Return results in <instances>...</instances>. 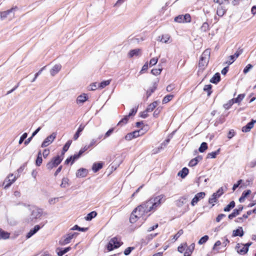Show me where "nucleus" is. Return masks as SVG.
<instances>
[{"label": "nucleus", "instance_id": "1", "mask_svg": "<svg viewBox=\"0 0 256 256\" xmlns=\"http://www.w3.org/2000/svg\"><path fill=\"white\" fill-rule=\"evenodd\" d=\"M164 194L153 196L142 203L132 211L130 218V222L134 224L138 220V218L143 217L148 212L156 210L164 202Z\"/></svg>", "mask_w": 256, "mask_h": 256}, {"label": "nucleus", "instance_id": "2", "mask_svg": "<svg viewBox=\"0 0 256 256\" xmlns=\"http://www.w3.org/2000/svg\"><path fill=\"white\" fill-rule=\"evenodd\" d=\"M210 54V49H206L202 54L198 62V66L202 70H204L208 66Z\"/></svg>", "mask_w": 256, "mask_h": 256}, {"label": "nucleus", "instance_id": "3", "mask_svg": "<svg viewBox=\"0 0 256 256\" xmlns=\"http://www.w3.org/2000/svg\"><path fill=\"white\" fill-rule=\"evenodd\" d=\"M63 160L62 156H56L52 158L46 164V168L50 170L52 168L57 167L62 162Z\"/></svg>", "mask_w": 256, "mask_h": 256}, {"label": "nucleus", "instance_id": "4", "mask_svg": "<svg viewBox=\"0 0 256 256\" xmlns=\"http://www.w3.org/2000/svg\"><path fill=\"white\" fill-rule=\"evenodd\" d=\"M122 242H120V238L117 237H114L110 239L107 245V249L108 251H112L114 248H117L120 246Z\"/></svg>", "mask_w": 256, "mask_h": 256}, {"label": "nucleus", "instance_id": "5", "mask_svg": "<svg viewBox=\"0 0 256 256\" xmlns=\"http://www.w3.org/2000/svg\"><path fill=\"white\" fill-rule=\"evenodd\" d=\"M78 234L76 232H69L61 238L59 242L60 244L64 246L69 244L74 236H76Z\"/></svg>", "mask_w": 256, "mask_h": 256}, {"label": "nucleus", "instance_id": "6", "mask_svg": "<svg viewBox=\"0 0 256 256\" xmlns=\"http://www.w3.org/2000/svg\"><path fill=\"white\" fill-rule=\"evenodd\" d=\"M16 8H12L8 10L0 12V16L2 20H4L6 18H9L10 20L12 19L14 16V12Z\"/></svg>", "mask_w": 256, "mask_h": 256}, {"label": "nucleus", "instance_id": "7", "mask_svg": "<svg viewBox=\"0 0 256 256\" xmlns=\"http://www.w3.org/2000/svg\"><path fill=\"white\" fill-rule=\"evenodd\" d=\"M223 194L222 188H221L218 190L214 192L210 198L208 200V202L212 204V206L214 205V203L216 202L217 199L219 198Z\"/></svg>", "mask_w": 256, "mask_h": 256}, {"label": "nucleus", "instance_id": "8", "mask_svg": "<svg viewBox=\"0 0 256 256\" xmlns=\"http://www.w3.org/2000/svg\"><path fill=\"white\" fill-rule=\"evenodd\" d=\"M56 136V134L52 133L50 135L46 138L41 144L42 148H46L50 144L55 140Z\"/></svg>", "mask_w": 256, "mask_h": 256}, {"label": "nucleus", "instance_id": "9", "mask_svg": "<svg viewBox=\"0 0 256 256\" xmlns=\"http://www.w3.org/2000/svg\"><path fill=\"white\" fill-rule=\"evenodd\" d=\"M16 178L12 174H10L4 180L3 185L5 189L9 188L16 180Z\"/></svg>", "mask_w": 256, "mask_h": 256}, {"label": "nucleus", "instance_id": "10", "mask_svg": "<svg viewBox=\"0 0 256 256\" xmlns=\"http://www.w3.org/2000/svg\"><path fill=\"white\" fill-rule=\"evenodd\" d=\"M140 132L141 130H138L130 132L125 136L124 138L126 140L129 141L133 138H138L143 134V133L140 134Z\"/></svg>", "mask_w": 256, "mask_h": 256}, {"label": "nucleus", "instance_id": "11", "mask_svg": "<svg viewBox=\"0 0 256 256\" xmlns=\"http://www.w3.org/2000/svg\"><path fill=\"white\" fill-rule=\"evenodd\" d=\"M42 214V210L41 208H36L32 212L31 218L32 220H36L40 218Z\"/></svg>", "mask_w": 256, "mask_h": 256}, {"label": "nucleus", "instance_id": "12", "mask_svg": "<svg viewBox=\"0 0 256 256\" xmlns=\"http://www.w3.org/2000/svg\"><path fill=\"white\" fill-rule=\"evenodd\" d=\"M206 194L204 192H200L196 194L192 198L191 202V204L192 206H194L200 200L204 198Z\"/></svg>", "mask_w": 256, "mask_h": 256}, {"label": "nucleus", "instance_id": "13", "mask_svg": "<svg viewBox=\"0 0 256 256\" xmlns=\"http://www.w3.org/2000/svg\"><path fill=\"white\" fill-rule=\"evenodd\" d=\"M188 198V196H181L176 200L175 204L178 207L180 208L186 203Z\"/></svg>", "mask_w": 256, "mask_h": 256}, {"label": "nucleus", "instance_id": "14", "mask_svg": "<svg viewBox=\"0 0 256 256\" xmlns=\"http://www.w3.org/2000/svg\"><path fill=\"white\" fill-rule=\"evenodd\" d=\"M256 122V120H252L242 128V131L244 132H249L250 130L254 127V124Z\"/></svg>", "mask_w": 256, "mask_h": 256}, {"label": "nucleus", "instance_id": "15", "mask_svg": "<svg viewBox=\"0 0 256 256\" xmlns=\"http://www.w3.org/2000/svg\"><path fill=\"white\" fill-rule=\"evenodd\" d=\"M141 50L140 48H136L130 50L128 53L129 58H132L134 56H138L140 54Z\"/></svg>", "mask_w": 256, "mask_h": 256}, {"label": "nucleus", "instance_id": "16", "mask_svg": "<svg viewBox=\"0 0 256 256\" xmlns=\"http://www.w3.org/2000/svg\"><path fill=\"white\" fill-rule=\"evenodd\" d=\"M88 174V171L86 169L84 168H80L78 170L76 176L78 178H84Z\"/></svg>", "mask_w": 256, "mask_h": 256}, {"label": "nucleus", "instance_id": "17", "mask_svg": "<svg viewBox=\"0 0 256 256\" xmlns=\"http://www.w3.org/2000/svg\"><path fill=\"white\" fill-rule=\"evenodd\" d=\"M202 156H198L190 160L188 164V166L190 167L196 166L199 162L202 160Z\"/></svg>", "mask_w": 256, "mask_h": 256}, {"label": "nucleus", "instance_id": "18", "mask_svg": "<svg viewBox=\"0 0 256 256\" xmlns=\"http://www.w3.org/2000/svg\"><path fill=\"white\" fill-rule=\"evenodd\" d=\"M195 244L194 243L188 246H187L186 252L184 254V256H191V254L194 250Z\"/></svg>", "mask_w": 256, "mask_h": 256}, {"label": "nucleus", "instance_id": "19", "mask_svg": "<svg viewBox=\"0 0 256 256\" xmlns=\"http://www.w3.org/2000/svg\"><path fill=\"white\" fill-rule=\"evenodd\" d=\"M41 226L39 225H36L34 227L30 230V231L27 234L26 236V238H29L31 236H32L34 234H35L40 228Z\"/></svg>", "mask_w": 256, "mask_h": 256}, {"label": "nucleus", "instance_id": "20", "mask_svg": "<svg viewBox=\"0 0 256 256\" xmlns=\"http://www.w3.org/2000/svg\"><path fill=\"white\" fill-rule=\"evenodd\" d=\"M236 250L237 252L241 254H244L248 252V248H244V246L242 248H240V244H238L236 246Z\"/></svg>", "mask_w": 256, "mask_h": 256}, {"label": "nucleus", "instance_id": "21", "mask_svg": "<svg viewBox=\"0 0 256 256\" xmlns=\"http://www.w3.org/2000/svg\"><path fill=\"white\" fill-rule=\"evenodd\" d=\"M244 234V232L243 230L242 227H239L236 230H234L232 232V236H239L242 237L243 236Z\"/></svg>", "mask_w": 256, "mask_h": 256}, {"label": "nucleus", "instance_id": "22", "mask_svg": "<svg viewBox=\"0 0 256 256\" xmlns=\"http://www.w3.org/2000/svg\"><path fill=\"white\" fill-rule=\"evenodd\" d=\"M88 97L86 96V94H81V95L78 96V97L77 98V99H76V103L78 104H83L86 101L88 100Z\"/></svg>", "mask_w": 256, "mask_h": 256}, {"label": "nucleus", "instance_id": "23", "mask_svg": "<svg viewBox=\"0 0 256 256\" xmlns=\"http://www.w3.org/2000/svg\"><path fill=\"white\" fill-rule=\"evenodd\" d=\"M62 66L60 64H56L50 70V72L52 76H54L60 70Z\"/></svg>", "mask_w": 256, "mask_h": 256}, {"label": "nucleus", "instance_id": "24", "mask_svg": "<svg viewBox=\"0 0 256 256\" xmlns=\"http://www.w3.org/2000/svg\"><path fill=\"white\" fill-rule=\"evenodd\" d=\"M84 128H85V125H84L82 124H80L73 138L74 140H76L78 138V137L80 136V132L84 130Z\"/></svg>", "mask_w": 256, "mask_h": 256}, {"label": "nucleus", "instance_id": "25", "mask_svg": "<svg viewBox=\"0 0 256 256\" xmlns=\"http://www.w3.org/2000/svg\"><path fill=\"white\" fill-rule=\"evenodd\" d=\"M158 86V83L156 82H154L153 84V86L152 87L150 88L148 90L146 91V96L147 98L150 97V95L155 91V90L156 89Z\"/></svg>", "mask_w": 256, "mask_h": 256}, {"label": "nucleus", "instance_id": "26", "mask_svg": "<svg viewBox=\"0 0 256 256\" xmlns=\"http://www.w3.org/2000/svg\"><path fill=\"white\" fill-rule=\"evenodd\" d=\"M226 12V8L222 5H219L217 8L216 14L219 16H222Z\"/></svg>", "mask_w": 256, "mask_h": 256}, {"label": "nucleus", "instance_id": "27", "mask_svg": "<svg viewBox=\"0 0 256 256\" xmlns=\"http://www.w3.org/2000/svg\"><path fill=\"white\" fill-rule=\"evenodd\" d=\"M220 80V76L218 72H217L214 74V76L212 77V78L210 80V82L216 84H218Z\"/></svg>", "mask_w": 256, "mask_h": 256}, {"label": "nucleus", "instance_id": "28", "mask_svg": "<svg viewBox=\"0 0 256 256\" xmlns=\"http://www.w3.org/2000/svg\"><path fill=\"white\" fill-rule=\"evenodd\" d=\"M102 162H95L92 165V170L94 172H96L102 168Z\"/></svg>", "mask_w": 256, "mask_h": 256}, {"label": "nucleus", "instance_id": "29", "mask_svg": "<svg viewBox=\"0 0 256 256\" xmlns=\"http://www.w3.org/2000/svg\"><path fill=\"white\" fill-rule=\"evenodd\" d=\"M188 169L186 168H184L181 170H180L178 175L180 176L182 178H184L188 174Z\"/></svg>", "mask_w": 256, "mask_h": 256}, {"label": "nucleus", "instance_id": "30", "mask_svg": "<svg viewBox=\"0 0 256 256\" xmlns=\"http://www.w3.org/2000/svg\"><path fill=\"white\" fill-rule=\"evenodd\" d=\"M158 106L157 102L155 101L149 104L146 110L148 112H152Z\"/></svg>", "mask_w": 256, "mask_h": 256}, {"label": "nucleus", "instance_id": "31", "mask_svg": "<svg viewBox=\"0 0 256 256\" xmlns=\"http://www.w3.org/2000/svg\"><path fill=\"white\" fill-rule=\"evenodd\" d=\"M10 237V233L3 230L0 228V239H7Z\"/></svg>", "mask_w": 256, "mask_h": 256}, {"label": "nucleus", "instance_id": "32", "mask_svg": "<svg viewBox=\"0 0 256 256\" xmlns=\"http://www.w3.org/2000/svg\"><path fill=\"white\" fill-rule=\"evenodd\" d=\"M235 206V202L232 201L230 203L227 205L224 209V212H230L232 208Z\"/></svg>", "mask_w": 256, "mask_h": 256}, {"label": "nucleus", "instance_id": "33", "mask_svg": "<svg viewBox=\"0 0 256 256\" xmlns=\"http://www.w3.org/2000/svg\"><path fill=\"white\" fill-rule=\"evenodd\" d=\"M96 215V212L95 211H92L87 214L86 216V220L88 221L90 220H92V218H95Z\"/></svg>", "mask_w": 256, "mask_h": 256}, {"label": "nucleus", "instance_id": "34", "mask_svg": "<svg viewBox=\"0 0 256 256\" xmlns=\"http://www.w3.org/2000/svg\"><path fill=\"white\" fill-rule=\"evenodd\" d=\"M245 96L244 94H239L237 98H232V100H233L234 103H238L239 104L240 102H241L242 100L244 98Z\"/></svg>", "mask_w": 256, "mask_h": 256}, {"label": "nucleus", "instance_id": "35", "mask_svg": "<svg viewBox=\"0 0 256 256\" xmlns=\"http://www.w3.org/2000/svg\"><path fill=\"white\" fill-rule=\"evenodd\" d=\"M110 80H106L98 84V88L100 89L105 88L106 86L110 84Z\"/></svg>", "mask_w": 256, "mask_h": 256}, {"label": "nucleus", "instance_id": "36", "mask_svg": "<svg viewBox=\"0 0 256 256\" xmlns=\"http://www.w3.org/2000/svg\"><path fill=\"white\" fill-rule=\"evenodd\" d=\"M69 180L66 178H64L62 179V183L60 184V187L65 188L69 186L68 184Z\"/></svg>", "mask_w": 256, "mask_h": 256}, {"label": "nucleus", "instance_id": "37", "mask_svg": "<svg viewBox=\"0 0 256 256\" xmlns=\"http://www.w3.org/2000/svg\"><path fill=\"white\" fill-rule=\"evenodd\" d=\"M71 249L70 247L66 248L64 249L60 250L57 252V254L58 256H62L66 252H68Z\"/></svg>", "mask_w": 256, "mask_h": 256}, {"label": "nucleus", "instance_id": "38", "mask_svg": "<svg viewBox=\"0 0 256 256\" xmlns=\"http://www.w3.org/2000/svg\"><path fill=\"white\" fill-rule=\"evenodd\" d=\"M173 98H174L173 94H168V95L166 96L162 100V103L163 104L168 103V102L170 101Z\"/></svg>", "mask_w": 256, "mask_h": 256}, {"label": "nucleus", "instance_id": "39", "mask_svg": "<svg viewBox=\"0 0 256 256\" xmlns=\"http://www.w3.org/2000/svg\"><path fill=\"white\" fill-rule=\"evenodd\" d=\"M187 247V244L186 242H184L178 248V250L180 253H182L186 250V248Z\"/></svg>", "mask_w": 256, "mask_h": 256}, {"label": "nucleus", "instance_id": "40", "mask_svg": "<svg viewBox=\"0 0 256 256\" xmlns=\"http://www.w3.org/2000/svg\"><path fill=\"white\" fill-rule=\"evenodd\" d=\"M71 230H78L81 232H86L88 230V228H80L78 225L74 226L71 229Z\"/></svg>", "mask_w": 256, "mask_h": 256}, {"label": "nucleus", "instance_id": "41", "mask_svg": "<svg viewBox=\"0 0 256 256\" xmlns=\"http://www.w3.org/2000/svg\"><path fill=\"white\" fill-rule=\"evenodd\" d=\"M212 85L211 84H207V85H205L204 88V90L205 91V92H208V96H209L212 92L211 90V89H212Z\"/></svg>", "mask_w": 256, "mask_h": 256}, {"label": "nucleus", "instance_id": "42", "mask_svg": "<svg viewBox=\"0 0 256 256\" xmlns=\"http://www.w3.org/2000/svg\"><path fill=\"white\" fill-rule=\"evenodd\" d=\"M208 148L207 144L205 142H203L201 144L200 147L199 148V151L200 152H204Z\"/></svg>", "mask_w": 256, "mask_h": 256}, {"label": "nucleus", "instance_id": "43", "mask_svg": "<svg viewBox=\"0 0 256 256\" xmlns=\"http://www.w3.org/2000/svg\"><path fill=\"white\" fill-rule=\"evenodd\" d=\"M219 152H220V149L216 151L210 152V153L208 154V158H214L216 157V155L218 154Z\"/></svg>", "mask_w": 256, "mask_h": 256}, {"label": "nucleus", "instance_id": "44", "mask_svg": "<svg viewBox=\"0 0 256 256\" xmlns=\"http://www.w3.org/2000/svg\"><path fill=\"white\" fill-rule=\"evenodd\" d=\"M208 240V236L206 235L200 238V240L198 242V244H202L206 243Z\"/></svg>", "mask_w": 256, "mask_h": 256}, {"label": "nucleus", "instance_id": "45", "mask_svg": "<svg viewBox=\"0 0 256 256\" xmlns=\"http://www.w3.org/2000/svg\"><path fill=\"white\" fill-rule=\"evenodd\" d=\"M201 30L204 32H206L209 30V24L208 23L205 22L203 23L200 27Z\"/></svg>", "mask_w": 256, "mask_h": 256}, {"label": "nucleus", "instance_id": "46", "mask_svg": "<svg viewBox=\"0 0 256 256\" xmlns=\"http://www.w3.org/2000/svg\"><path fill=\"white\" fill-rule=\"evenodd\" d=\"M129 118L130 117L128 116H126L124 118L122 119L121 120L118 122V125L122 126L126 124L128 122Z\"/></svg>", "mask_w": 256, "mask_h": 256}, {"label": "nucleus", "instance_id": "47", "mask_svg": "<svg viewBox=\"0 0 256 256\" xmlns=\"http://www.w3.org/2000/svg\"><path fill=\"white\" fill-rule=\"evenodd\" d=\"M234 104V102L233 100H232V99H231L226 104H224V108L226 110H228L230 108V107L232 106Z\"/></svg>", "mask_w": 256, "mask_h": 256}, {"label": "nucleus", "instance_id": "48", "mask_svg": "<svg viewBox=\"0 0 256 256\" xmlns=\"http://www.w3.org/2000/svg\"><path fill=\"white\" fill-rule=\"evenodd\" d=\"M72 140H68L66 142V144L64 145V147H63V151H64V152H66V151H68V150L70 146L72 144Z\"/></svg>", "mask_w": 256, "mask_h": 256}, {"label": "nucleus", "instance_id": "49", "mask_svg": "<svg viewBox=\"0 0 256 256\" xmlns=\"http://www.w3.org/2000/svg\"><path fill=\"white\" fill-rule=\"evenodd\" d=\"M162 70V68L152 69L151 72L154 76L160 74Z\"/></svg>", "mask_w": 256, "mask_h": 256}, {"label": "nucleus", "instance_id": "50", "mask_svg": "<svg viewBox=\"0 0 256 256\" xmlns=\"http://www.w3.org/2000/svg\"><path fill=\"white\" fill-rule=\"evenodd\" d=\"M174 21L177 22H184L183 15H179L174 18Z\"/></svg>", "mask_w": 256, "mask_h": 256}, {"label": "nucleus", "instance_id": "51", "mask_svg": "<svg viewBox=\"0 0 256 256\" xmlns=\"http://www.w3.org/2000/svg\"><path fill=\"white\" fill-rule=\"evenodd\" d=\"M184 22H190L191 21V16L190 14L183 15Z\"/></svg>", "mask_w": 256, "mask_h": 256}, {"label": "nucleus", "instance_id": "52", "mask_svg": "<svg viewBox=\"0 0 256 256\" xmlns=\"http://www.w3.org/2000/svg\"><path fill=\"white\" fill-rule=\"evenodd\" d=\"M170 36L168 34L162 35L160 41L164 43L168 42L170 39Z\"/></svg>", "mask_w": 256, "mask_h": 256}, {"label": "nucleus", "instance_id": "53", "mask_svg": "<svg viewBox=\"0 0 256 256\" xmlns=\"http://www.w3.org/2000/svg\"><path fill=\"white\" fill-rule=\"evenodd\" d=\"M81 155L82 154H80V152H78V154H75L74 156H70L71 158H72V164L75 162V160H78L81 156Z\"/></svg>", "mask_w": 256, "mask_h": 256}, {"label": "nucleus", "instance_id": "54", "mask_svg": "<svg viewBox=\"0 0 256 256\" xmlns=\"http://www.w3.org/2000/svg\"><path fill=\"white\" fill-rule=\"evenodd\" d=\"M253 67L252 65L251 64H248L244 68L243 70V72L244 74H247L250 70Z\"/></svg>", "mask_w": 256, "mask_h": 256}, {"label": "nucleus", "instance_id": "55", "mask_svg": "<svg viewBox=\"0 0 256 256\" xmlns=\"http://www.w3.org/2000/svg\"><path fill=\"white\" fill-rule=\"evenodd\" d=\"M114 130V128H110L104 135V139H105L108 137H109L112 134Z\"/></svg>", "mask_w": 256, "mask_h": 256}, {"label": "nucleus", "instance_id": "56", "mask_svg": "<svg viewBox=\"0 0 256 256\" xmlns=\"http://www.w3.org/2000/svg\"><path fill=\"white\" fill-rule=\"evenodd\" d=\"M137 110H138V107H134V108H133L130 112L129 113V114L128 115L129 117L130 116H134L136 114V113L137 112Z\"/></svg>", "mask_w": 256, "mask_h": 256}, {"label": "nucleus", "instance_id": "57", "mask_svg": "<svg viewBox=\"0 0 256 256\" xmlns=\"http://www.w3.org/2000/svg\"><path fill=\"white\" fill-rule=\"evenodd\" d=\"M58 200H59L58 198H52L48 200V202L50 204H54L56 202H58Z\"/></svg>", "mask_w": 256, "mask_h": 256}, {"label": "nucleus", "instance_id": "58", "mask_svg": "<svg viewBox=\"0 0 256 256\" xmlns=\"http://www.w3.org/2000/svg\"><path fill=\"white\" fill-rule=\"evenodd\" d=\"M134 249V247H128L124 251V254L126 256H128L130 254L131 252Z\"/></svg>", "mask_w": 256, "mask_h": 256}, {"label": "nucleus", "instance_id": "59", "mask_svg": "<svg viewBox=\"0 0 256 256\" xmlns=\"http://www.w3.org/2000/svg\"><path fill=\"white\" fill-rule=\"evenodd\" d=\"M183 230H179L178 232L174 236V238L175 240H178V238L181 236L183 234Z\"/></svg>", "mask_w": 256, "mask_h": 256}, {"label": "nucleus", "instance_id": "60", "mask_svg": "<svg viewBox=\"0 0 256 256\" xmlns=\"http://www.w3.org/2000/svg\"><path fill=\"white\" fill-rule=\"evenodd\" d=\"M98 84V82H94V83H93L92 84H90V90H94L96 89H97L98 88H99Z\"/></svg>", "mask_w": 256, "mask_h": 256}, {"label": "nucleus", "instance_id": "61", "mask_svg": "<svg viewBox=\"0 0 256 256\" xmlns=\"http://www.w3.org/2000/svg\"><path fill=\"white\" fill-rule=\"evenodd\" d=\"M28 134L25 132L24 133L20 138V139L19 140V144H22L24 140L27 138Z\"/></svg>", "mask_w": 256, "mask_h": 256}, {"label": "nucleus", "instance_id": "62", "mask_svg": "<svg viewBox=\"0 0 256 256\" xmlns=\"http://www.w3.org/2000/svg\"><path fill=\"white\" fill-rule=\"evenodd\" d=\"M158 61V58H154L150 60V65L151 66L155 65Z\"/></svg>", "mask_w": 256, "mask_h": 256}, {"label": "nucleus", "instance_id": "63", "mask_svg": "<svg viewBox=\"0 0 256 256\" xmlns=\"http://www.w3.org/2000/svg\"><path fill=\"white\" fill-rule=\"evenodd\" d=\"M50 154V150L48 148L44 149L42 152V156L44 158H46Z\"/></svg>", "mask_w": 256, "mask_h": 256}, {"label": "nucleus", "instance_id": "64", "mask_svg": "<svg viewBox=\"0 0 256 256\" xmlns=\"http://www.w3.org/2000/svg\"><path fill=\"white\" fill-rule=\"evenodd\" d=\"M158 234V233H156V234H148L146 236V239L147 240H148V241H150V240H152L153 238H154V237H156L157 235Z\"/></svg>", "mask_w": 256, "mask_h": 256}]
</instances>
